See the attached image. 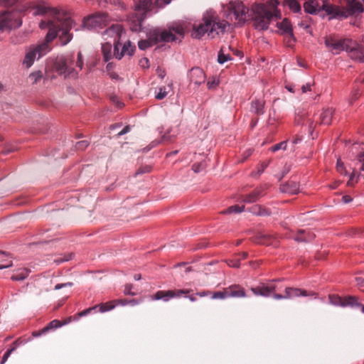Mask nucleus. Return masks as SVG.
<instances>
[{
    "label": "nucleus",
    "instance_id": "obj_22",
    "mask_svg": "<svg viewBox=\"0 0 364 364\" xmlns=\"http://www.w3.org/2000/svg\"><path fill=\"white\" fill-rule=\"evenodd\" d=\"M173 293L171 290L164 291L159 290L156 291L154 295L151 296V300H163L165 302L168 301L171 299H173Z\"/></svg>",
    "mask_w": 364,
    "mask_h": 364
},
{
    "label": "nucleus",
    "instance_id": "obj_33",
    "mask_svg": "<svg viewBox=\"0 0 364 364\" xmlns=\"http://www.w3.org/2000/svg\"><path fill=\"white\" fill-rule=\"evenodd\" d=\"M21 342L20 341V340L17 339L12 343L11 347L9 349H8L3 355L1 364H4L7 360L11 354L17 348V347L21 344Z\"/></svg>",
    "mask_w": 364,
    "mask_h": 364
},
{
    "label": "nucleus",
    "instance_id": "obj_20",
    "mask_svg": "<svg viewBox=\"0 0 364 364\" xmlns=\"http://www.w3.org/2000/svg\"><path fill=\"white\" fill-rule=\"evenodd\" d=\"M315 237V235L308 230L306 231L304 230H299L296 235L294 237V239L297 242H311Z\"/></svg>",
    "mask_w": 364,
    "mask_h": 364
},
{
    "label": "nucleus",
    "instance_id": "obj_49",
    "mask_svg": "<svg viewBox=\"0 0 364 364\" xmlns=\"http://www.w3.org/2000/svg\"><path fill=\"white\" fill-rule=\"evenodd\" d=\"M359 176L355 173V171H353L350 176L348 181L347 182V185L348 186H353L358 180Z\"/></svg>",
    "mask_w": 364,
    "mask_h": 364
},
{
    "label": "nucleus",
    "instance_id": "obj_58",
    "mask_svg": "<svg viewBox=\"0 0 364 364\" xmlns=\"http://www.w3.org/2000/svg\"><path fill=\"white\" fill-rule=\"evenodd\" d=\"M173 31V33L174 32L175 33L179 35L180 36L183 37V29L182 27L181 26H177L176 28H173V30H171Z\"/></svg>",
    "mask_w": 364,
    "mask_h": 364
},
{
    "label": "nucleus",
    "instance_id": "obj_25",
    "mask_svg": "<svg viewBox=\"0 0 364 364\" xmlns=\"http://www.w3.org/2000/svg\"><path fill=\"white\" fill-rule=\"evenodd\" d=\"M318 7V0H307L304 4V11L311 14H316L319 10Z\"/></svg>",
    "mask_w": 364,
    "mask_h": 364
},
{
    "label": "nucleus",
    "instance_id": "obj_41",
    "mask_svg": "<svg viewBox=\"0 0 364 364\" xmlns=\"http://www.w3.org/2000/svg\"><path fill=\"white\" fill-rule=\"evenodd\" d=\"M29 272L28 269H23L19 273L13 275L11 279L14 281H22L28 277Z\"/></svg>",
    "mask_w": 364,
    "mask_h": 364
},
{
    "label": "nucleus",
    "instance_id": "obj_48",
    "mask_svg": "<svg viewBox=\"0 0 364 364\" xmlns=\"http://www.w3.org/2000/svg\"><path fill=\"white\" fill-rule=\"evenodd\" d=\"M75 67L78 68L80 70L82 69L83 67V57L81 52H78L77 55V58L75 61Z\"/></svg>",
    "mask_w": 364,
    "mask_h": 364
},
{
    "label": "nucleus",
    "instance_id": "obj_53",
    "mask_svg": "<svg viewBox=\"0 0 364 364\" xmlns=\"http://www.w3.org/2000/svg\"><path fill=\"white\" fill-rule=\"evenodd\" d=\"M205 168V165L203 163L194 164L192 166V170L195 173H199Z\"/></svg>",
    "mask_w": 364,
    "mask_h": 364
},
{
    "label": "nucleus",
    "instance_id": "obj_23",
    "mask_svg": "<svg viewBox=\"0 0 364 364\" xmlns=\"http://www.w3.org/2000/svg\"><path fill=\"white\" fill-rule=\"evenodd\" d=\"M249 211L254 215L259 216H268L271 215V211L269 208L260 205H252L249 208Z\"/></svg>",
    "mask_w": 364,
    "mask_h": 364
},
{
    "label": "nucleus",
    "instance_id": "obj_1",
    "mask_svg": "<svg viewBox=\"0 0 364 364\" xmlns=\"http://www.w3.org/2000/svg\"><path fill=\"white\" fill-rule=\"evenodd\" d=\"M35 14L45 16V19L41 21L39 26L42 29L48 28V32L43 42L30 47L26 53L22 64L26 68L32 66L37 55L39 58L50 50L49 43L58 36L62 46L67 45L73 39V34L70 31L75 23L64 11L38 5L36 8Z\"/></svg>",
    "mask_w": 364,
    "mask_h": 364
},
{
    "label": "nucleus",
    "instance_id": "obj_63",
    "mask_svg": "<svg viewBox=\"0 0 364 364\" xmlns=\"http://www.w3.org/2000/svg\"><path fill=\"white\" fill-rule=\"evenodd\" d=\"M46 333V331H43V329H41V330H40V331H33V332L32 333V335H33V336H34V337H38V336H41L42 334Z\"/></svg>",
    "mask_w": 364,
    "mask_h": 364
},
{
    "label": "nucleus",
    "instance_id": "obj_52",
    "mask_svg": "<svg viewBox=\"0 0 364 364\" xmlns=\"http://www.w3.org/2000/svg\"><path fill=\"white\" fill-rule=\"evenodd\" d=\"M336 169L341 174L346 175L347 173L343 163L340 159H338L337 161Z\"/></svg>",
    "mask_w": 364,
    "mask_h": 364
},
{
    "label": "nucleus",
    "instance_id": "obj_11",
    "mask_svg": "<svg viewBox=\"0 0 364 364\" xmlns=\"http://www.w3.org/2000/svg\"><path fill=\"white\" fill-rule=\"evenodd\" d=\"M211 21L209 20L208 16H205L203 18V23L198 25L194 24L193 26V31L191 36L194 38H200L205 33H210L211 27Z\"/></svg>",
    "mask_w": 364,
    "mask_h": 364
},
{
    "label": "nucleus",
    "instance_id": "obj_50",
    "mask_svg": "<svg viewBox=\"0 0 364 364\" xmlns=\"http://www.w3.org/2000/svg\"><path fill=\"white\" fill-rule=\"evenodd\" d=\"M228 297V294H226V288H225L223 291L215 292L212 296V299H225Z\"/></svg>",
    "mask_w": 364,
    "mask_h": 364
},
{
    "label": "nucleus",
    "instance_id": "obj_29",
    "mask_svg": "<svg viewBox=\"0 0 364 364\" xmlns=\"http://www.w3.org/2000/svg\"><path fill=\"white\" fill-rule=\"evenodd\" d=\"M343 307H359L360 303L358 301V298L353 296H347L343 297Z\"/></svg>",
    "mask_w": 364,
    "mask_h": 364
},
{
    "label": "nucleus",
    "instance_id": "obj_43",
    "mask_svg": "<svg viewBox=\"0 0 364 364\" xmlns=\"http://www.w3.org/2000/svg\"><path fill=\"white\" fill-rule=\"evenodd\" d=\"M43 77V73L41 71H36L29 75V79L32 82L33 84L37 83Z\"/></svg>",
    "mask_w": 364,
    "mask_h": 364
},
{
    "label": "nucleus",
    "instance_id": "obj_37",
    "mask_svg": "<svg viewBox=\"0 0 364 364\" xmlns=\"http://www.w3.org/2000/svg\"><path fill=\"white\" fill-rule=\"evenodd\" d=\"M245 209V205H235L230 206L226 210H223V213L225 214H230V213H240L242 212Z\"/></svg>",
    "mask_w": 364,
    "mask_h": 364
},
{
    "label": "nucleus",
    "instance_id": "obj_42",
    "mask_svg": "<svg viewBox=\"0 0 364 364\" xmlns=\"http://www.w3.org/2000/svg\"><path fill=\"white\" fill-rule=\"evenodd\" d=\"M171 85L166 87H161L159 88V92L156 95V99L162 100L166 97L168 95L169 90L171 89Z\"/></svg>",
    "mask_w": 364,
    "mask_h": 364
},
{
    "label": "nucleus",
    "instance_id": "obj_31",
    "mask_svg": "<svg viewBox=\"0 0 364 364\" xmlns=\"http://www.w3.org/2000/svg\"><path fill=\"white\" fill-rule=\"evenodd\" d=\"M122 31V29L120 25H112L105 33L109 36H114V38H119Z\"/></svg>",
    "mask_w": 364,
    "mask_h": 364
},
{
    "label": "nucleus",
    "instance_id": "obj_9",
    "mask_svg": "<svg viewBox=\"0 0 364 364\" xmlns=\"http://www.w3.org/2000/svg\"><path fill=\"white\" fill-rule=\"evenodd\" d=\"M208 17L209 20L211 21V27L208 36H211V38H215L216 36L219 35L220 33H223L226 27L230 26L227 21H220L217 16H209Z\"/></svg>",
    "mask_w": 364,
    "mask_h": 364
},
{
    "label": "nucleus",
    "instance_id": "obj_7",
    "mask_svg": "<svg viewBox=\"0 0 364 364\" xmlns=\"http://www.w3.org/2000/svg\"><path fill=\"white\" fill-rule=\"evenodd\" d=\"M151 40L154 43H158L160 42L176 41L177 38L171 30L154 29L151 31Z\"/></svg>",
    "mask_w": 364,
    "mask_h": 364
},
{
    "label": "nucleus",
    "instance_id": "obj_24",
    "mask_svg": "<svg viewBox=\"0 0 364 364\" xmlns=\"http://www.w3.org/2000/svg\"><path fill=\"white\" fill-rule=\"evenodd\" d=\"M352 14H360L363 12V4L357 0H349V2H345Z\"/></svg>",
    "mask_w": 364,
    "mask_h": 364
},
{
    "label": "nucleus",
    "instance_id": "obj_19",
    "mask_svg": "<svg viewBox=\"0 0 364 364\" xmlns=\"http://www.w3.org/2000/svg\"><path fill=\"white\" fill-rule=\"evenodd\" d=\"M226 294H228V297H245L246 294L244 289L237 284L231 285L226 288Z\"/></svg>",
    "mask_w": 364,
    "mask_h": 364
},
{
    "label": "nucleus",
    "instance_id": "obj_59",
    "mask_svg": "<svg viewBox=\"0 0 364 364\" xmlns=\"http://www.w3.org/2000/svg\"><path fill=\"white\" fill-rule=\"evenodd\" d=\"M71 286H73L72 282H68V283H64V284H58L55 286V289H60L63 287H71Z\"/></svg>",
    "mask_w": 364,
    "mask_h": 364
},
{
    "label": "nucleus",
    "instance_id": "obj_51",
    "mask_svg": "<svg viewBox=\"0 0 364 364\" xmlns=\"http://www.w3.org/2000/svg\"><path fill=\"white\" fill-rule=\"evenodd\" d=\"M151 166L149 165H144L138 168L136 172V175L142 174L145 173H149L151 171Z\"/></svg>",
    "mask_w": 364,
    "mask_h": 364
},
{
    "label": "nucleus",
    "instance_id": "obj_30",
    "mask_svg": "<svg viewBox=\"0 0 364 364\" xmlns=\"http://www.w3.org/2000/svg\"><path fill=\"white\" fill-rule=\"evenodd\" d=\"M102 53L105 61H108L114 56L112 54V45L110 43H105L102 45Z\"/></svg>",
    "mask_w": 364,
    "mask_h": 364
},
{
    "label": "nucleus",
    "instance_id": "obj_56",
    "mask_svg": "<svg viewBox=\"0 0 364 364\" xmlns=\"http://www.w3.org/2000/svg\"><path fill=\"white\" fill-rule=\"evenodd\" d=\"M219 82L218 80L216 79H213L212 80H209L208 82V87L209 89H212V88H215V87L218 86Z\"/></svg>",
    "mask_w": 364,
    "mask_h": 364
},
{
    "label": "nucleus",
    "instance_id": "obj_18",
    "mask_svg": "<svg viewBox=\"0 0 364 364\" xmlns=\"http://www.w3.org/2000/svg\"><path fill=\"white\" fill-rule=\"evenodd\" d=\"M264 188L262 187L257 188L250 193L247 194L242 197V201L247 203H251L257 201L264 196Z\"/></svg>",
    "mask_w": 364,
    "mask_h": 364
},
{
    "label": "nucleus",
    "instance_id": "obj_26",
    "mask_svg": "<svg viewBox=\"0 0 364 364\" xmlns=\"http://www.w3.org/2000/svg\"><path fill=\"white\" fill-rule=\"evenodd\" d=\"M333 112L334 111L332 108H327L324 109L320 116V123L326 125H329L333 118Z\"/></svg>",
    "mask_w": 364,
    "mask_h": 364
},
{
    "label": "nucleus",
    "instance_id": "obj_8",
    "mask_svg": "<svg viewBox=\"0 0 364 364\" xmlns=\"http://www.w3.org/2000/svg\"><path fill=\"white\" fill-rule=\"evenodd\" d=\"M136 47L134 45L132 44V43L128 41H127L122 46L119 43H114V56L120 60L125 55H132L134 53Z\"/></svg>",
    "mask_w": 364,
    "mask_h": 364
},
{
    "label": "nucleus",
    "instance_id": "obj_57",
    "mask_svg": "<svg viewBox=\"0 0 364 364\" xmlns=\"http://www.w3.org/2000/svg\"><path fill=\"white\" fill-rule=\"evenodd\" d=\"M269 163L268 162H263L261 164L260 166L258 168L257 173L259 176L262 174L265 168L268 166Z\"/></svg>",
    "mask_w": 364,
    "mask_h": 364
},
{
    "label": "nucleus",
    "instance_id": "obj_34",
    "mask_svg": "<svg viewBox=\"0 0 364 364\" xmlns=\"http://www.w3.org/2000/svg\"><path fill=\"white\" fill-rule=\"evenodd\" d=\"M97 306L100 308L99 311L101 313H104L112 310L117 306V301L115 300H113L106 303H102Z\"/></svg>",
    "mask_w": 364,
    "mask_h": 364
},
{
    "label": "nucleus",
    "instance_id": "obj_46",
    "mask_svg": "<svg viewBox=\"0 0 364 364\" xmlns=\"http://www.w3.org/2000/svg\"><path fill=\"white\" fill-rule=\"evenodd\" d=\"M172 292L173 293V298H175V297H181L182 295H186V294H190L192 290L191 289H175V290H171Z\"/></svg>",
    "mask_w": 364,
    "mask_h": 364
},
{
    "label": "nucleus",
    "instance_id": "obj_10",
    "mask_svg": "<svg viewBox=\"0 0 364 364\" xmlns=\"http://www.w3.org/2000/svg\"><path fill=\"white\" fill-rule=\"evenodd\" d=\"M69 60H64V58L59 59L55 63V71L59 75H64L65 77L73 76L75 77L77 74L74 68H70Z\"/></svg>",
    "mask_w": 364,
    "mask_h": 364
},
{
    "label": "nucleus",
    "instance_id": "obj_12",
    "mask_svg": "<svg viewBox=\"0 0 364 364\" xmlns=\"http://www.w3.org/2000/svg\"><path fill=\"white\" fill-rule=\"evenodd\" d=\"M347 53L352 60L364 63V47L362 45L351 40V43L349 45Z\"/></svg>",
    "mask_w": 364,
    "mask_h": 364
},
{
    "label": "nucleus",
    "instance_id": "obj_61",
    "mask_svg": "<svg viewBox=\"0 0 364 364\" xmlns=\"http://www.w3.org/2000/svg\"><path fill=\"white\" fill-rule=\"evenodd\" d=\"M272 296L274 299H275L277 300L286 299L285 294H273Z\"/></svg>",
    "mask_w": 364,
    "mask_h": 364
},
{
    "label": "nucleus",
    "instance_id": "obj_4",
    "mask_svg": "<svg viewBox=\"0 0 364 364\" xmlns=\"http://www.w3.org/2000/svg\"><path fill=\"white\" fill-rule=\"evenodd\" d=\"M223 11L225 16L231 21L242 26L249 16V9L240 0L230 1L227 4L223 5Z\"/></svg>",
    "mask_w": 364,
    "mask_h": 364
},
{
    "label": "nucleus",
    "instance_id": "obj_21",
    "mask_svg": "<svg viewBox=\"0 0 364 364\" xmlns=\"http://www.w3.org/2000/svg\"><path fill=\"white\" fill-rule=\"evenodd\" d=\"M280 190L289 194H296L299 191V184L296 181H289L286 183L282 184Z\"/></svg>",
    "mask_w": 364,
    "mask_h": 364
},
{
    "label": "nucleus",
    "instance_id": "obj_2",
    "mask_svg": "<svg viewBox=\"0 0 364 364\" xmlns=\"http://www.w3.org/2000/svg\"><path fill=\"white\" fill-rule=\"evenodd\" d=\"M278 2L271 1L268 5L255 4L252 6V19L256 29L267 30L271 21L281 18V13L277 9Z\"/></svg>",
    "mask_w": 364,
    "mask_h": 364
},
{
    "label": "nucleus",
    "instance_id": "obj_6",
    "mask_svg": "<svg viewBox=\"0 0 364 364\" xmlns=\"http://www.w3.org/2000/svg\"><path fill=\"white\" fill-rule=\"evenodd\" d=\"M110 18L106 13H99L85 18L83 21V26L87 29H96L102 28L107 24Z\"/></svg>",
    "mask_w": 364,
    "mask_h": 364
},
{
    "label": "nucleus",
    "instance_id": "obj_36",
    "mask_svg": "<svg viewBox=\"0 0 364 364\" xmlns=\"http://www.w3.org/2000/svg\"><path fill=\"white\" fill-rule=\"evenodd\" d=\"M284 4L294 12L301 11V6L296 0H284Z\"/></svg>",
    "mask_w": 364,
    "mask_h": 364
},
{
    "label": "nucleus",
    "instance_id": "obj_45",
    "mask_svg": "<svg viewBox=\"0 0 364 364\" xmlns=\"http://www.w3.org/2000/svg\"><path fill=\"white\" fill-rule=\"evenodd\" d=\"M98 306H94L92 307L88 308L85 310H83L79 312L77 315L74 316V320H77L79 318L85 316L89 314H90L93 310H95Z\"/></svg>",
    "mask_w": 364,
    "mask_h": 364
},
{
    "label": "nucleus",
    "instance_id": "obj_14",
    "mask_svg": "<svg viewBox=\"0 0 364 364\" xmlns=\"http://www.w3.org/2000/svg\"><path fill=\"white\" fill-rule=\"evenodd\" d=\"M286 299H291L298 296H314L316 298L317 294L314 291H308L304 289L293 287H287L284 290Z\"/></svg>",
    "mask_w": 364,
    "mask_h": 364
},
{
    "label": "nucleus",
    "instance_id": "obj_40",
    "mask_svg": "<svg viewBox=\"0 0 364 364\" xmlns=\"http://www.w3.org/2000/svg\"><path fill=\"white\" fill-rule=\"evenodd\" d=\"M63 323L60 321L55 319L49 322L46 326L43 328V331H49L50 330L55 329L59 327H61Z\"/></svg>",
    "mask_w": 364,
    "mask_h": 364
},
{
    "label": "nucleus",
    "instance_id": "obj_17",
    "mask_svg": "<svg viewBox=\"0 0 364 364\" xmlns=\"http://www.w3.org/2000/svg\"><path fill=\"white\" fill-rule=\"evenodd\" d=\"M322 9L325 11L328 14L331 15L333 18H346L347 16L346 12L336 6L323 4L322 6Z\"/></svg>",
    "mask_w": 364,
    "mask_h": 364
},
{
    "label": "nucleus",
    "instance_id": "obj_64",
    "mask_svg": "<svg viewBox=\"0 0 364 364\" xmlns=\"http://www.w3.org/2000/svg\"><path fill=\"white\" fill-rule=\"evenodd\" d=\"M311 85L309 83H307L306 85H304L301 87V90L303 93L306 92L307 91L310 90Z\"/></svg>",
    "mask_w": 364,
    "mask_h": 364
},
{
    "label": "nucleus",
    "instance_id": "obj_35",
    "mask_svg": "<svg viewBox=\"0 0 364 364\" xmlns=\"http://www.w3.org/2000/svg\"><path fill=\"white\" fill-rule=\"evenodd\" d=\"M157 43H154L153 41L151 40V32L149 33V38L147 40H141L139 41L138 43V46H139V48L141 49V50H145L155 44H156Z\"/></svg>",
    "mask_w": 364,
    "mask_h": 364
},
{
    "label": "nucleus",
    "instance_id": "obj_62",
    "mask_svg": "<svg viewBox=\"0 0 364 364\" xmlns=\"http://www.w3.org/2000/svg\"><path fill=\"white\" fill-rule=\"evenodd\" d=\"M342 200L344 203H348L353 200V198L350 196H343Z\"/></svg>",
    "mask_w": 364,
    "mask_h": 364
},
{
    "label": "nucleus",
    "instance_id": "obj_44",
    "mask_svg": "<svg viewBox=\"0 0 364 364\" xmlns=\"http://www.w3.org/2000/svg\"><path fill=\"white\" fill-rule=\"evenodd\" d=\"M226 263L229 267L239 268L240 266V259L235 256L232 259H227Z\"/></svg>",
    "mask_w": 364,
    "mask_h": 364
},
{
    "label": "nucleus",
    "instance_id": "obj_47",
    "mask_svg": "<svg viewBox=\"0 0 364 364\" xmlns=\"http://www.w3.org/2000/svg\"><path fill=\"white\" fill-rule=\"evenodd\" d=\"M287 149V141H282L280 143H278L274 146H272L271 148H269V150L272 152H275L279 149H284L285 150Z\"/></svg>",
    "mask_w": 364,
    "mask_h": 364
},
{
    "label": "nucleus",
    "instance_id": "obj_39",
    "mask_svg": "<svg viewBox=\"0 0 364 364\" xmlns=\"http://www.w3.org/2000/svg\"><path fill=\"white\" fill-rule=\"evenodd\" d=\"M328 299L331 304L343 307V297H341L338 295L336 294H330L328 296Z\"/></svg>",
    "mask_w": 364,
    "mask_h": 364
},
{
    "label": "nucleus",
    "instance_id": "obj_32",
    "mask_svg": "<svg viewBox=\"0 0 364 364\" xmlns=\"http://www.w3.org/2000/svg\"><path fill=\"white\" fill-rule=\"evenodd\" d=\"M152 2L151 0H139V3L136 5V10H143L145 12L151 10Z\"/></svg>",
    "mask_w": 364,
    "mask_h": 364
},
{
    "label": "nucleus",
    "instance_id": "obj_3",
    "mask_svg": "<svg viewBox=\"0 0 364 364\" xmlns=\"http://www.w3.org/2000/svg\"><path fill=\"white\" fill-rule=\"evenodd\" d=\"M16 0H0V6L7 8L6 11H0V32L6 29L17 28L22 24L21 13L12 9Z\"/></svg>",
    "mask_w": 364,
    "mask_h": 364
},
{
    "label": "nucleus",
    "instance_id": "obj_13",
    "mask_svg": "<svg viewBox=\"0 0 364 364\" xmlns=\"http://www.w3.org/2000/svg\"><path fill=\"white\" fill-rule=\"evenodd\" d=\"M276 289V286L272 284L261 283L259 285L252 287L251 291L255 296L268 297L271 296Z\"/></svg>",
    "mask_w": 364,
    "mask_h": 364
},
{
    "label": "nucleus",
    "instance_id": "obj_28",
    "mask_svg": "<svg viewBox=\"0 0 364 364\" xmlns=\"http://www.w3.org/2000/svg\"><path fill=\"white\" fill-rule=\"evenodd\" d=\"M343 307H359L360 303L358 301V298L353 296H347L343 297Z\"/></svg>",
    "mask_w": 364,
    "mask_h": 364
},
{
    "label": "nucleus",
    "instance_id": "obj_27",
    "mask_svg": "<svg viewBox=\"0 0 364 364\" xmlns=\"http://www.w3.org/2000/svg\"><path fill=\"white\" fill-rule=\"evenodd\" d=\"M264 102L259 100H253L251 103V111L255 114L260 115L264 114Z\"/></svg>",
    "mask_w": 364,
    "mask_h": 364
},
{
    "label": "nucleus",
    "instance_id": "obj_5",
    "mask_svg": "<svg viewBox=\"0 0 364 364\" xmlns=\"http://www.w3.org/2000/svg\"><path fill=\"white\" fill-rule=\"evenodd\" d=\"M324 43L331 53L338 55L343 50L347 52L349 45L351 43V39L338 38L335 36L331 35L325 37Z\"/></svg>",
    "mask_w": 364,
    "mask_h": 364
},
{
    "label": "nucleus",
    "instance_id": "obj_38",
    "mask_svg": "<svg viewBox=\"0 0 364 364\" xmlns=\"http://www.w3.org/2000/svg\"><path fill=\"white\" fill-rule=\"evenodd\" d=\"M225 48L222 47L218 55V61L219 63L223 64L228 60H232L229 54L225 53Z\"/></svg>",
    "mask_w": 364,
    "mask_h": 364
},
{
    "label": "nucleus",
    "instance_id": "obj_55",
    "mask_svg": "<svg viewBox=\"0 0 364 364\" xmlns=\"http://www.w3.org/2000/svg\"><path fill=\"white\" fill-rule=\"evenodd\" d=\"M132 284H126L124 287V294H128V295H134L135 294L132 291Z\"/></svg>",
    "mask_w": 364,
    "mask_h": 364
},
{
    "label": "nucleus",
    "instance_id": "obj_60",
    "mask_svg": "<svg viewBox=\"0 0 364 364\" xmlns=\"http://www.w3.org/2000/svg\"><path fill=\"white\" fill-rule=\"evenodd\" d=\"M130 130L129 126H126L123 129L117 133V136H122L123 134H127Z\"/></svg>",
    "mask_w": 364,
    "mask_h": 364
},
{
    "label": "nucleus",
    "instance_id": "obj_15",
    "mask_svg": "<svg viewBox=\"0 0 364 364\" xmlns=\"http://www.w3.org/2000/svg\"><path fill=\"white\" fill-rule=\"evenodd\" d=\"M191 82L196 85H200L205 80V75L203 70L200 68H193L188 74Z\"/></svg>",
    "mask_w": 364,
    "mask_h": 364
},
{
    "label": "nucleus",
    "instance_id": "obj_16",
    "mask_svg": "<svg viewBox=\"0 0 364 364\" xmlns=\"http://www.w3.org/2000/svg\"><path fill=\"white\" fill-rule=\"evenodd\" d=\"M277 27L289 38V42L295 41L293 34L292 26L290 21L287 18L283 19L280 23H277Z\"/></svg>",
    "mask_w": 364,
    "mask_h": 364
},
{
    "label": "nucleus",
    "instance_id": "obj_54",
    "mask_svg": "<svg viewBox=\"0 0 364 364\" xmlns=\"http://www.w3.org/2000/svg\"><path fill=\"white\" fill-rule=\"evenodd\" d=\"M88 144L87 141H80L76 144L75 147L77 150H84L87 147Z\"/></svg>",
    "mask_w": 364,
    "mask_h": 364
}]
</instances>
